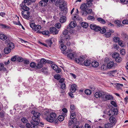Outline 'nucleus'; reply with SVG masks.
Segmentation results:
<instances>
[{"mask_svg":"<svg viewBox=\"0 0 128 128\" xmlns=\"http://www.w3.org/2000/svg\"><path fill=\"white\" fill-rule=\"evenodd\" d=\"M42 33L44 35H48L49 33V32L48 30H44L42 32Z\"/></svg>","mask_w":128,"mask_h":128,"instance_id":"nucleus-49","label":"nucleus"},{"mask_svg":"<svg viewBox=\"0 0 128 128\" xmlns=\"http://www.w3.org/2000/svg\"><path fill=\"white\" fill-rule=\"evenodd\" d=\"M120 40V38L119 37L115 36L113 38V41L115 42H118Z\"/></svg>","mask_w":128,"mask_h":128,"instance_id":"nucleus-42","label":"nucleus"},{"mask_svg":"<svg viewBox=\"0 0 128 128\" xmlns=\"http://www.w3.org/2000/svg\"><path fill=\"white\" fill-rule=\"evenodd\" d=\"M47 42L49 46H51V44L52 43V40L50 39L48 40Z\"/></svg>","mask_w":128,"mask_h":128,"instance_id":"nucleus-59","label":"nucleus"},{"mask_svg":"<svg viewBox=\"0 0 128 128\" xmlns=\"http://www.w3.org/2000/svg\"><path fill=\"white\" fill-rule=\"evenodd\" d=\"M8 47L11 49H12L14 48L15 46L14 43L12 42H9L8 45Z\"/></svg>","mask_w":128,"mask_h":128,"instance_id":"nucleus-23","label":"nucleus"},{"mask_svg":"<svg viewBox=\"0 0 128 128\" xmlns=\"http://www.w3.org/2000/svg\"><path fill=\"white\" fill-rule=\"evenodd\" d=\"M84 92L86 94L88 95L92 93L91 91L89 89L86 90L84 91Z\"/></svg>","mask_w":128,"mask_h":128,"instance_id":"nucleus-43","label":"nucleus"},{"mask_svg":"<svg viewBox=\"0 0 128 128\" xmlns=\"http://www.w3.org/2000/svg\"><path fill=\"white\" fill-rule=\"evenodd\" d=\"M100 32L102 34H104L106 32V29L104 28H101V29L100 30Z\"/></svg>","mask_w":128,"mask_h":128,"instance_id":"nucleus-54","label":"nucleus"},{"mask_svg":"<svg viewBox=\"0 0 128 128\" xmlns=\"http://www.w3.org/2000/svg\"><path fill=\"white\" fill-rule=\"evenodd\" d=\"M17 56H14L12 57L11 59V60L12 62H14L16 60Z\"/></svg>","mask_w":128,"mask_h":128,"instance_id":"nucleus-52","label":"nucleus"},{"mask_svg":"<svg viewBox=\"0 0 128 128\" xmlns=\"http://www.w3.org/2000/svg\"><path fill=\"white\" fill-rule=\"evenodd\" d=\"M11 49L8 47L4 49V52L5 54H8L11 51Z\"/></svg>","mask_w":128,"mask_h":128,"instance_id":"nucleus-26","label":"nucleus"},{"mask_svg":"<svg viewBox=\"0 0 128 128\" xmlns=\"http://www.w3.org/2000/svg\"><path fill=\"white\" fill-rule=\"evenodd\" d=\"M36 63L34 62H31L30 64V67L32 68H34L36 67Z\"/></svg>","mask_w":128,"mask_h":128,"instance_id":"nucleus-48","label":"nucleus"},{"mask_svg":"<svg viewBox=\"0 0 128 128\" xmlns=\"http://www.w3.org/2000/svg\"><path fill=\"white\" fill-rule=\"evenodd\" d=\"M40 121L39 118H35V117H32V119L31 120L30 122L32 124V127L34 128L38 125L39 124Z\"/></svg>","mask_w":128,"mask_h":128,"instance_id":"nucleus-2","label":"nucleus"},{"mask_svg":"<svg viewBox=\"0 0 128 128\" xmlns=\"http://www.w3.org/2000/svg\"><path fill=\"white\" fill-rule=\"evenodd\" d=\"M54 78L56 79L59 80L60 78V76L58 74L54 76Z\"/></svg>","mask_w":128,"mask_h":128,"instance_id":"nucleus-57","label":"nucleus"},{"mask_svg":"<svg viewBox=\"0 0 128 128\" xmlns=\"http://www.w3.org/2000/svg\"><path fill=\"white\" fill-rule=\"evenodd\" d=\"M114 32V30L111 29H110L108 32L105 33L104 36L106 38H109L111 36L112 34Z\"/></svg>","mask_w":128,"mask_h":128,"instance_id":"nucleus-10","label":"nucleus"},{"mask_svg":"<svg viewBox=\"0 0 128 128\" xmlns=\"http://www.w3.org/2000/svg\"><path fill=\"white\" fill-rule=\"evenodd\" d=\"M68 58H70V59H74V55L72 53H69L68 54Z\"/></svg>","mask_w":128,"mask_h":128,"instance_id":"nucleus-37","label":"nucleus"},{"mask_svg":"<svg viewBox=\"0 0 128 128\" xmlns=\"http://www.w3.org/2000/svg\"><path fill=\"white\" fill-rule=\"evenodd\" d=\"M85 58L84 56H81L78 58H75V61L78 63L83 65L84 64V61L85 60Z\"/></svg>","mask_w":128,"mask_h":128,"instance_id":"nucleus-4","label":"nucleus"},{"mask_svg":"<svg viewBox=\"0 0 128 128\" xmlns=\"http://www.w3.org/2000/svg\"><path fill=\"white\" fill-rule=\"evenodd\" d=\"M0 38L1 40H4L7 39V37L4 34H0Z\"/></svg>","mask_w":128,"mask_h":128,"instance_id":"nucleus-38","label":"nucleus"},{"mask_svg":"<svg viewBox=\"0 0 128 128\" xmlns=\"http://www.w3.org/2000/svg\"><path fill=\"white\" fill-rule=\"evenodd\" d=\"M61 47L60 49L62 51V52L64 54H66L68 53V52H66V46L64 44H62L61 45Z\"/></svg>","mask_w":128,"mask_h":128,"instance_id":"nucleus-15","label":"nucleus"},{"mask_svg":"<svg viewBox=\"0 0 128 128\" xmlns=\"http://www.w3.org/2000/svg\"><path fill=\"white\" fill-rule=\"evenodd\" d=\"M48 0H42L39 3L40 6H45L47 5Z\"/></svg>","mask_w":128,"mask_h":128,"instance_id":"nucleus-12","label":"nucleus"},{"mask_svg":"<svg viewBox=\"0 0 128 128\" xmlns=\"http://www.w3.org/2000/svg\"><path fill=\"white\" fill-rule=\"evenodd\" d=\"M60 8L61 11H63L64 13H66L68 11V9L66 7L62 5L60 6Z\"/></svg>","mask_w":128,"mask_h":128,"instance_id":"nucleus-14","label":"nucleus"},{"mask_svg":"<svg viewBox=\"0 0 128 128\" xmlns=\"http://www.w3.org/2000/svg\"><path fill=\"white\" fill-rule=\"evenodd\" d=\"M71 115L70 118L71 119H73L76 117V114L73 111H70Z\"/></svg>","mask_w":128,"mask_h":128,"instance_id":"nucleus-35","label":"nucleus"},{"mask_svg":"<svg viewBox=\"0 0 128 128\" xmlns=\"http://www.w3.org/2000/svg\"><path fill=\"white\" fill-rule=\"evenodd\" d=\"M91 64V62L89 60H86L84 62V64L86 66H89Z\"/></svg>","mask_w":128,"mask_h":128,"instance_id":"nucleus-24","label":"nucleus"},{"mask_svg":"<svg viewBox=\"0 0 128 128\" xmlns=\"http://www.w3.org/2000/svg\"><path fill=\"white\" fill-rule=\"evenodd\" d=\"M60 22L61 23H63L65 22L66 20V18L64 16L61 17L60 19Z\"/></svg>","mask_w":128,"mask_h":128,"instance_id":"nucleus-29","label":"nucleus"},{"mask_svg":"<svg viewBox=\"0 0 128 128\" xmlns=\"http://www.w3.org/2000/svg\"><path fill=\"white\" fill-rule=\"evenodd\" d=\"M90 28L91 29L96 32L99 31L101 29V28L100 27L93 24L90 25Z\"/></svg>","mask_w":128,"mask_h":128,"instance_id":"nucleus-6","label":"nucleus"},{"mask_svg":"<svg viewBox=\"0 0 128 128\" xmlns=\"http://www.w3.org/2000/svg\"><path fill=\"white\" fill-rule=\"evenodd\" d=\"M114 65V62L113 61H110L107 64V67L108 68H110Z\"/></svg>","mask_w":128,"mask_h":128,"instance_id":"nucleus-21","label":"nucleus"},{"mask_svg":"<svg viewBox=\"0 0 128 128\" xmlns=\"http://www.w3.org/2000/svg\"><path fill=\"white\" fill-rule=\"evenodd\" d=\"M23 17L25 19L28 20L30 18V15H28L27 14H22Z\"/></svg>","mask_w":128,"mask_h":128,"instance_id":"nucleus-34","label":"nucleus"},{"mask_svg":"<svg viewBox=\"0 0 128 128\" xmlns=\"http://www.w3.org/2000/svg\"><path fill=\"white\" fill-rule=\"evenodd\" d=\"M103 91H100L96 92L94 94V96L96 98H98L100 97H102Z\"/></svg>","mask_w":128,"mask_h":128,"instance_id":"nucleus-11","label":"nucleus"},{"mask_svg":"<svg viewBox=\"0 0 128 128\" xmlns=\"http://www.w3.org/2000/svg\"><path fill=\"white\" fill-rule=\"evenodd\" d=\"M122 58L121 57L119 56L117 58H116L115 60L116 62H120L122 61Z\"/></svg>","mask_w":128,"mask_h":128,"instance_id":"nucleus-55","label":"nucleus"},{"mask_svg":"<svg viewBox=\"0 0 128 128\" xmlns=\"http://www.w3.org/2000/svg\"><path fill=\"white\" fill-rule=\"evenodd\" d=\"M122 3H124V4H127L128 3V0H120Z\"/></svg>","mask_w":128,"mask_h":128,"instance_id":"nucleus-64","label":"nucleus"},{"mask_svg":"<svg viewBox=\"0 0 128 128\" xmlns=\"http://www.w3.org/2000/svg\"><path fill=\"white\" fill-rule=\"evenodd\" d=\"M42 27L38 25H36L33 30L34 31H39L41 28Z\"/></svg>","mask_w":128,"mask_h":128,"instance_id":"nucleus-18","label":"nucleus"},{"mask_svg":"<svg viewBox=\"0 0 128 128\" xmlns=\"http://www.w3.org/2000/svg\"><path fill=\"white\" fill-rule=\"evenodd\" d=\"M42 67V64L40 62H38L36 65V69H40Z\"/></svg>","mask_w":128,"mask_h":128,"instance_id":"nucleus-27","label":"nucleus"},{"mask_svg":"<svg viewBox=\"0 0 128 128\" xmlns=\"http://www.w3.org/2000/svg\"><path fill=\"white\" fill-rule=\"evenodd\" d=\"M30 0H24V1L20 4H22L24 6H27L25 4L28 2Z\"/></svg>","mask_w":128,"mask_h":128,"instance_id":"nucleus-45","label":"nucleus"},{"mask_svg":"<svg viewBox=\"0 0 128 128\" xmlns=\"http://www.w3.org/2000/svg\"><path fill=\"white\" fill-rule=\"evenodd\" d=\"M58 119L60 121L62 122L64 119V116L62 115H59L58 117Z\"/></svg>","mask_w":128,"mask_h":128,"instance_id":"nucleus-39","label":"nucleus"},{"mask_svg":"<svg viewBox=\"0 0 128 128\" xmlns=\"http://www.w3.org/2000/svg\"><path fill=\"white\" fill-rule=\"evenodd\" d=\"M113 97L111 95L108 93L103 91L102 98L105 101L107 100H113Z\"/></svg>","mask_w":128,"mask_h":128,"instance_id":"nucleus-1","label":"nucleus"},{"mask_svg":"<svg viewBox=\"0 0 128 128\" xmlns=\"http://www.w3.org/2000/svg\"><path fill=\"white\" fill-rule=\"evenodd\" d=\"M20 6L21 8L24 10L22 12V14H27L28 15H30V13L28 11L30 10V8L27 6H24L23 4H20Z\"/></svg>","mask_w":128,"mask_h":128,"instance_id":"nucleus-3","label":"nucleus"},{"mask_svg":"<svg viewBox=\"0 0 128 128\" xmlns=\"http://www.w3.org/2000/svg\"><path fill=\"white\" fill-rule=\"evenodd\" d=\"M76 25V24L75 21L72 22L70 23L69 26H68L67 27V29L68 30H70V28H74Z\"/></svg>","mask_w":128,"mask_h":128,"instance_id":"nucleus-9","label":"nucleus"},{"mask_svg":"<svg viewBox=\"0 0 128 128\" xmlns=\"http://www.w3.org/2000/svg\"><path fill=\"white\" fill-rule=\"evenodd\" d=\"M68 30L65 29L62 32V34L64 35H66L68 34Z\"/></svg>","mask_w":128,"mask_h":128,"instance_id":"nucleus-61","label":"nucleus"},{"mask_svg":"<svg viewBox=\"0 0 128 128\" xmlns=\"http://www.w3.org/2000/svg\"><path fill=\"white\" fill-rule=\"evenodd\" d=\"M110 104L115 107H116L117 106V105L116 103L114 101L111 100L110 102Z\"/></svg>","mask_w":128,"mask_h":128,"instance_id":"nucleus-50","label":"nucleus"},{"mask_svg":"<svg viewBox=\"0 0 128 128\" xmlns=\"http://www.w3.org/2000/svg\"><path fill=\"white\" fill-rule=\"evenodd\" d=\"M30 26L33 29L36 26L35 24L33 22H31L30 24Z\"/></svg>","mask_w":128,"mask_h":128,"instance_id":"nucleus-53","label":"nucleus"},{"mask_svg":"<svg viewBox=\"0 0 128 128\" xmlns=\"http://www.w3.org/2000/svg\"><path fill=\"white\" fill-rule=\"evenodd\" d=\"M115 85L116 87L118 89L121 88L123 86V85L122 84L119 83L115 84Z\"/></svg>","mask_w":128,"mask_h":128,"instance_id":"nucleus-41","label":"nucleus"},{"mask_svg":"<svg viewBox=\"0 0 128 128\" xmlns=\"http://www.w3.org/2000/svg\"><path fill=\"white\" fill-rule=\"evenodd\" d=\"M114 23L118 26H120L122 25L120 21L118 20H116L114 22Z\"/></svg>","mask_w":128,"mask_h":128,"instance_id":"nucleus-44","label":"nucleus"},{"mask_svg":"<svg viewBox=\"0 0 128 128\" xmlns=\"http://www.w3.org/2000/svg\"><path fill=\"white\" fill-rule=\"evenodd\" d=\"M107 114L110 116H113L115 115L114 112L112 110H110L108 112Z\"/></svg>","mask_w":128,"mask_h":128,"instance_id":"nucleus-33","label":"nucleus"},{"mask_svg":"<svg viewBox=\"0 0 128 128\" xmlns=\"http://www.w3.org/2000/svg\"><path fill=\"white\" fill-rule=\"evenodd\" d=\"M23 61L24 63L25 64H29L30 63L29 60L27 59H25Z\"/></svg>","mask_w":128,"mask_h":128,"instance_id":"nucleus-62","label":"nucleus"},{"mask_svg":"<svg viewBox=\"0 0 128 128\" xmlns=\"http://www.w3.org/2000/svg\"><path fill=\"white\" fill-rule=\"evenodd\" d=\"M76 85L75 84H73L72 85L70 90V91L72 93L75 92L76 90Z\"/></svg>","mask_w":128,"mask_h":128,"instance_id":"nucleus-17","label":"nucleus"},{"mask_svg":"<svg viewBox=\"0 0 128 128\" xmlns=\"http://www.w3.org/2000/svg\"><path fill=\"white\" fill-rule=\"evenodd\" d=\"M119 56V54L116 52H115L112 54V57L115 60L116 58H117Z\"/></svg>","mask_w":128,"mask_h":128,"instance_id":"nucleus-36","label":"nucleus"},{"mask_svg":"<svg viewBox=\"0 0 128 128\" xmlns=\"http://www.w3.org/2000/svg\"><path fill=\"white\" fill-rule=\"evenodd\" d=\"M112 124L110 123H107L104 125L105 128H112Z\"/></svg>","mask_w":128,"mask_h":128,"instance_id":"nucleus-31","label":"nucleus"},{"mask_svg":"<svg viewBox=\"0 0 128 128\" xmlns=\"http://www.w3.org/2000/svg\"><path fill=\"white\" fill-rule=\"evenodd\" d=\"M50 32L54 34H58V30L54 27H52L50 28Z\"/></svg>","mask_w":128,"mask_h":128,"instance_id":"nucleus-8","label":"nucleus"},{"mask_svg":"<svg viewBox=\"0 0 128 128\" xmlns=\"http://www.w3.org/2000/svg\"><path fill=\"white\" fill-rule=\"evenodd\" d=\"M31 113L33 114V116L32 117H35V118H39L40 116V114L38 112H36L34 111H32Z\"/></svg>","mask_w":128,"mask_h":128,"instance_id":"nucleus-13","label":"nucleus"},{"mask_svg":"<svg viewBox=\"0 0 128 128\" xmlns=\"http://www.w3.org/2000/svg\"><path fill=\"white\" fill-rule=\"evenodd\" d=\"M75 109V107L74 106L73 104L70 105V109L71 111H73Z\"/></svg>","mask_w":128,"mask_h":128,"instance_id":"nucleus-51","label":"nucleus"},{"mask_svg":"<svg viewBox=\"0 0 128 128\" xmlns=\"http://www.w3.org/2000/svg\"><path fill=\"white\" fill-rule=\"evenodd\" d=\"M5 112L3 111H1L0 112V116L1 118H3L4 116Z\"/></svg>","mask_w":128,"mask_h":128,"instance_id":"nucleus-56","label":"nucleus"},{"mask_svg":"<svg viewBox=\"0 0 128 128\" xmlns=\"http://www.w3.org/2000/svg\"><path fill=\"white\" fill-rule=\"evenodd\" d=\"M91 64L92 66L95 68L97 67L98 66L99 64L98 62L95 61L92 62Z\"/></svg>","mask_w":128,"mask_h":128,"instance_id":"nucleus-20","label":"nucleus"},{"mask_svg":"<svg viewBox=\"0 0 128 128\" xmlns=\"http://www.w3.org/2000/svg\"><path fill=\"white\" fill-rule=\"evenodd\" d=\"M89 7H90L88 6L86 3H84L82 4L80 6V8L81 10H85L87 9V8Z\"/></svg>","mask_w":128,"mask_h":128,"instance_id":"nucleus-16","label":"nucleus"},{"mask_svg":"<svg viewBox=\"0 0 128 128\" xmlns=\"http://www.w3.org/2000/svg\"><path fill=\"white\" fill-rule=\"evenodd\" d=\"M46 119L48 122H53L54 120V118L51 117L50 115L49 116L47 117Z\"/></svg>","mask_w":128,"mask_h":128,"instance_id":"nucleus-28","label":"nucleus"},{"mask_svg":"<svg viewBox=\"0 0 128 128\" xmlns=\"http://www.w3.org/2000/svg\"><path fill=\"white\" fill-rule=\"evenodd\" d=\"M120 53L122 55H124L125 53V50L124 49H122L120 50Z\"/></svg>","mask_w":128,"mask_h":128,"instance_id":"nucleus-58","label":"nucleus"},{"mask_svg":"<svg viewBox=\"0 0 128 128\" xmlns=\"http://www.w3.org/2000/svg\"><path fill=\"white\" fill-rule=\"evenodd\" d=\"M110 122L112 123H115L116 122V120L115 118L114 117L111 116L109 118Z\"/></svg>","mask_w":128,"mask_h":128,"instance_id":"nucleus-22","label":"nucleus"},{"mask_svg":"<svg viewBox=\"0 0 128 128\" xmlns=\"http://www.w3.org/2000/svg\"><path fill=\"white\" fill-rule=\"evenodd\" d=\"M89 14H92L93 15L94 14V13L92 11V9L87 8V9L84 11L82 14L84 16H86Z\"/></svg>","mask_w":128,"mask_h":128,"instance_id":"nucleus-5","label":"nucleus"},{"mask_svg":"<svg viewBox=\"0 0 128 128\" xmlns=\"http://www.w3.org/2000/svg\"><path fill=\"white\" fill-rule=\"evenodd\" d=\"M17 60L19 62H22L24 60L23 58L21 57H18L17 58Z\"/></svg>","mask_w":128,"mask_h":128,"instance_id":"nucleus-47","label":"nucleus"},{"mask_svg":"<svg viewBox=\"0 0 128 128\" xmlns=\"http://www.w3.org/2000/svg\"><path fill=\"white\" fill-rule=\"evenodd\" d=\"M94 0H86L87 2L86 4L88 5V6L89 7L92 5V2Z\"/></svg>","mask_w":128,"mask_h":128,"instance_id":"nucleus-40","label":"nucleus"},{"mask_svg":"<svg viewBox=\"0 0 128 128\" xmlns=\"http://www.w3.org/2000/svg\"><path fill=\"white\" fill-rule=\"evenodd\" d=\"M52 61H48L47 60V61H46V60L44 58H42L40 60V62L42 63V64H44L47 62L48 63H51Z\"/></svg>","mask_w":128,"mask_h":128,"instance_id":"nucleus-19","label":"nucleus"},{"mask_svg":"<svg viewBox=\"0 0 128 128\" xmlns=\"http://www.w3.org/2000/svg\"><path fill=\"white\" fill-rule=\"evenodd\" d=\"M98 20L100 23L103 24H104L106 23L105 21L102 18H97Z\"/></svg>","mask_w":128,"mask_h":128,"instance_id":"nucleus-25","label":"nucleus"},{"mask_svg":"<svg viewBox=\"0 0 128 128\" xmlns=\"http://www.w3.org/2000/svg\"><path fill=\"white\" fill-rule=\"evenodd\" d=\"M115 115H117L118 113V111L116 108H114L112 110Z\"/></svg>","mask_w":128,"mask_h":128,"instance_id":"nucleus-63","label":"nucleus"},{"mask_svg":"<svg viewBox=\"0 0 128 128\" xmlns=\"http://www.w3.org/2000/svg\"><path fill=\"white\" fill-rule=\"evenodd\" d=\"M81 24L82 27L85 28H87L88 26V24L86 22H82Z\"/></svg>","mask_w":128,"mask_h":128,"instance_id":"nucleus-32","label":"nucleus"},{"mask_svg":"<svg viewBox=\"0 0 128 128\" xmlns=\"http://www.w3.org/2000/svg\"><path fill=\"white\" fill-rule=\"evenodd\" d=\"M51 67L54 70H56V72L57 73H59L61 71V69L60 68H59L58 66L56 64H52V65Z\"/></svg>","mask_w":128,"mask_h":128,"instance_id":"nucleus-7","label":"nucleus"},{"mask_svg":"<svg viewBox=\"0 0 128 128\" xmlns=\"http://www.w3.org/2000/svg\"><path fill=\"white\" fill-rule=\"evenodd\" d=\"M72 124H73V126L74 125V122L73 120H69L68 121V126L70 127L72 126Z\"/></svg>","mask_w":128,"mask_h":128,"instance_id":"nucleus-46","label":"nucleus"},{"mask_svg":"<svg viewBox=\"0 0 128 128\" xmlns=\"http://www.w3.org/2000/svg\"><path fill=\"white\" fill-rule=\"evenodd\" d=\"M42 72L44 74H47L48 73V70L47 68H42L41 70Z\"/></svg>","mask_w":128,"mask_h":128,"instance_id":"nucleus-30","label":"nucleus"},{"mask_svg":"<svg viewBox=\"0 0 128 128\" xmlns=\"http://www.w3.org/2000/svg\"><path fill=\"white\" fill-rule=\"evenodd\" d=\"M55 26L58 28H60L61 27V24L60 23H58L55 24Z\"/></svg>","mask_w":128,"mask_h":128,"instance_id":"nucleus-60","label":"nucleus"}]
</instances>
